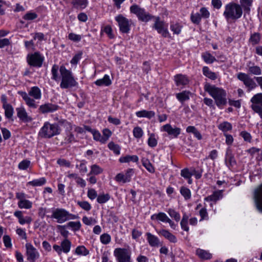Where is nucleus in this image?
Returning a JSON list of instances; mask_svg holds the SVG:
<instances>
[{"label":"nucleus","mask_w":262,"mask_h":262,"mask_svg":"<svg viewBox=\"0 0 262 262\" xmlns=\"http://www.w3.org/2000/svg\"><path fill=\"white\" fill-rule=\"evenodd\" d=\"M254 200L257 209L262 213V185L255 189Z\"/></svg>","instance_id":"17"},{"label":"nucleus","mask_w":262,"mask_h":262,"mask_svg":"<svg viewBox=\"0 0 262 262\" xmlns=\"http://www.w3.org/2000/svg\"><path fill=\"white\" fill-rule=\"evenodd\" d=\"M133 173V169L129 168L126 170L125 174H123V173H118L116 176L115 179L118 182H122L123 183L129 182L131 180Z\"/></svg>","instance_id":"15"},{"label":"nucleus","mask_w":262,"mask_h":262,"mask_svg":"<svg viewBox=\"0 0 262 262\" xmlns=\"http://www.w3.org/2000/svg\"><path fill=\"white\" fill-rule=\"evenodd\" d=\"M157 140L155 138L154 134H151L148 139V145L151 147H154L157 145Z\"/></svg>","instance_id":"60"},{"label":"nucleus","mask_w":262,"mask_h":262,"mask_svg":"<svg viewBox=\"0 0 262 262\" xmlns=\"http://www.w3.org/2000/svg\"><path fill=\"white\" fill-rule=\"evenodd\" d=\"M202 57L207 63H212L216 60L215 58L208 52L203 53Z\"/></svg>","instance_id":"44"},{"label":"nucleus","mask_w":262,"mask_h":262,"mask_svg":"<svg viewBox=\"0 0 262 262\" xmlns=\"http://www.w3.org/2000/svg\"><path fill=\"white\" fill-rule=\"evenodd\" d=\"M180 193L185 200H189L191 198L190 190L185 187L183 186L181 188Z\"/></svg>","instance_id":"49"},{"label":"nucleus","mask_w":262,"mask_h":262,"mask_svg":"<svg viewBox=\"0 0 262 262\" xmlns=\"http://www.w3.org/2000/svg\"><path fill=\"white\" fill-rule=\"evenodd\" d=\"M103 136L102 140L103 144L105 143L108 140L110 137L112 136V132L108 128H105L102 130Z\"/></svg>","instance_id":"53"},{"label":"nucleus","mask_w":262,"mask_h":262,"mask_svg":"<svg viewBox=\"0 0 262 262\" xmlns=\"http://www.w3.org/2000/svg\"><path fill=\"white\" fill-rule=\"evenodd\" d=\"M17 116L20 121L25 123L30 122L33 120L31 116H29L25 108L21 106L16 108Z\"/></svg>","instance_id":"16"},{"label":"nucleus","mask_w":262,"mask_h":262,"mask_svg":"<svg viewBox=\"0 0 262 262\" xmlns=\"http://www.w3.org/2000/svg\"><path fill=\"white\" fill-rule=\"evenodd\" d=\"M95 83L98 86H108L111 84L112 81L110 77L107 75H105L103 78L98 79L95 82Z\"/></svg>","instance_id":"31"},{"label":"nucleus","mask_w":262,"mask_h":262,"mask_svg":"<svg viewBox=\"0 0 262 262\" xmlns=\"http://www.w3.org/2000/svg\"><path fill=\"white\" fill-rule=\"evenodd\" d=\"M46 182L45 178H41L39 179H35L32 181H30L27 183V185H31L32 186H40L43 185Z\"/></svg>","instance_id":"37"},{"label":"nucleus","mask_w":262,"mask_h":262,"mask_svg":"<svg viewBox=\"0 0 262 262\" xmlns=\"http://www.w3.org/2000/svg\"><path fill=\"white\" fill-rule=\"evenodd\" d=\"M174 80L176 84L178 86L184 87L189 82V80L188 77L186 75L181 74L175 75L174 76Z\"/></svg>","instance_id":"21"},{"label":"nucleus","mask_w":262,"mask_h":262,"mask_svg":"<svg viewBox=\"0 0 262 262\" xmlns=\"http://www.w3.org/2000/svg\"><path fill=\"white\" fill-rule=\"evenodd\" d=\"M110 199V195L108 194H100L97 196V201L100 204L106 203Z\"/></svg>","instance_id":"52"},{"label":"nucleus","mask_w":262,"mask_h":262,"mask_svg":"<svg viewBox=\"0 0 262 262\" xmlns=\"http://www.w3.org/2000/svg\"><path fill=\"white\" fill-rule=\"evenodd\" d=\"M142 163L143 166L150 173L155 172V168L149 162V161L145 158L142 159Z\"/></svg>","instance_id":"36"},{"label":"nucleus","mask_w":262,"mask_h":262,"mask_svg":"<svg viewBox=\"0 0 262 262\" xmlns=\"http://www.w3.org/2000/svg\"><path fill=\"white\" fill-rule=\"evenodd\" d=\"M243 13L242 7L239 4L231 2L225 6L223 15L227 20H236L242 17Z\"/></svg>","instance_id":"3"},{"label":"nucleus","mask_w":262,"mask_h":262,"mask_svg":"<svg viewBox=\"0 0 262 262\" xmlns=\"http://www.w3.org/2000/svg\"><path fill=\"white\" fill-rule=\"evenodd\" d=\"M18 93L21 96L29 107L37 108V104L35 100H39L41 97V91L37 86L32 87L28 94L23 91H19Z\"/></svg>","instance_id":"2"},{"label":"nucleus","mask_w":262,"mask_h":262,"mask_svg":"<svg viewBox=\"0 0 262 262\" xmlns=\"http://www.w3.org/2000/svg\"><path fill=\"white\" fill-rule=\"evenodd\" d=\"M225 163L226 165L229 168H231L236 165V160L232 150L230 148H228L226 150Z\"/></svg>","instance_id":"19"},{"label":"nucleus","mask_w":262,"mask_h":262,"mask_svg":"<svg viewBox=\"0 0 262 262\" xmlns=\"http://www.w3.org/2000/svg\"><path fill=\"white\" fill-rule=\"evenodd\" d=\"M75 141H76V140L74 135L70 130L67 131L64 143L65 144H69Z\"/></svg>","instance_id":"46"},{"label":"nucleus","mask_w":262,"mask_h":262,"mask_svg":"<svg viewBox=\"0 0 262 262\" xmlns=\"http://www.w3.org/2000/svg\"><path fill=\"white\" fill-rule=\"evenodd\" d=\"M161 131L165 132L170 136L174 138L177 137L180 134L181 129L179 127L173 128L170 124H166L163 125L161 128Z\"/></svg>","instance_id":"20"},{"label":"nucleus","mask_w":262,"mask_h":262,"mask_svg":"<svg viewBox=\"0 0 262 262\" xmlns=\"http://www.w3.org/2000/svg\"><path fill=\"white\" fill-rule=\"evenodd\" d=\"M201 15L198 13H192L191 14L190 19L191 21L195 24L199 25L201 20Z\"/></svg>","instance_id":"58"},{"label":"nucleus","mask_w":262,"mask_h":262,"mask_svg":"<svg viewBox=\"0 0 262 262\" xmlns=\"http://www.w3.org/2000/svg\"><path fill=\"white\" fill-rule=\"evenodd\" d=\"M196 255L201 259H209L211 258L212 255L208 251L201 249H198L196 250Z\"/></svg>","instance_id":"32"},{"label":"nucleus","mask_w":262,"mask_h":262,"mask_svg":"<svg viewBox=\"0 0 262 262\" xmlns=\"http://www.w3.org/2000/svg\"><path fill=\"white\" fill-rule=\"evenodd\" d=\"M223 197L222 190H218L213 192V193L205 198V201L209 202H216Z\"/></svg>","instance_id":"28"},{"label":"nucleus","mask_w":262,"mask_h":262,"mask_svg":"<svg viewBox=\"0 0 262 262\" xmlns=\"http://www.w3.org/2000/svg\"><path fill=\"white\" fill-rule=\"evenodd\" d=\"M14 215L15 216L18 218V222L20 224L24 225L26 223H30L31 221V220L30 217H24L23 215V213L21 211L17 210L14 212Z\"/></svg>","instance_id":"26"},{"label":"nucleus","mask_w":262,"mask_h":262,"mask_svg":"<svg viewBox=\"0 0 262 262\" xmlns=\"http://www.w3.org/2000/svg\"><path fill=\"white\" fill-rule=\"evenodd\" d=\"M252 104L251 107L255 112L257 113L262 110V93H257L254 95L250 100Z\"/></svg>","instance_id":"14"},{"label":"nucleus","mask_w":262,"mask_h":262,"mask_svg":"<svg viewBox=\"0 0 262 262\" xmlns=\"http://www.w3.org/2000/svg\"><path fill=\"white\" fill-rule=\"evenodd\" d=\"M188 216L187 214H184L180 223L182 229L187 232L189 231V227L188 226Z\"/></svg>","instance_id":"42"},{"label":"nucleus","mask_w":262,"mask_h":262,"mask_svg":"<svg viewBox=\"0 0 262 262\" xmlns=\"http://www.w3.org/2000/svg\"><path fill=\"white\" fill-rule=\"evenodd\" d=\"M103 169L97 164H93L91 166L90 174L98 175L102 173Z\"/></svg>","instance_id":"40"},{"label":"nucleus","mask_w":262,"mask_h":262,"mask_svg":"<svg viewBox=\"0 0 262 262\" xmlns=\"http://www.w3.org/2000/svg\"><path fill=\"white\" fill-rule=\"evenodd\" d=\"M167 212L169 216L171 218H173L176 222L180 221L181 218L180 214L174 209L170 208L168 210Z\"/></svg>","instance_id":"47"},{"label":"nucleus","mask_w":262,"mask_h":262,"mask_svg":"<svg viewBox=\"0 0 262 262\" xmlns=\"http://www.w3.org/2000/svg\"><path fill=\"white\" fill-rule=\"evenodd\" d=\"M115 19L118 24L120 32L123 33L129 32L130 27V21L121 14L116 16Z\"/></svg>","instance_id":"11"},{"label":"nucleus","mask_w":262,"mask_h":262,"mask_svg":"<svg viewBox=\"0 0 262 262\" xmlns=\"http://www.w3.org/2000/svg\"><path fill=\"white\" fill-rule=\"evenodd\" d=\"M59 71L61 76V81L60 84L61 88L69 89L77 86L78 82L75 80L70 71L62 66L60 67Z\"/></svg>","instance_id":"4"},{"label":"nucleus","mask_w":262,"mask_h":262,"mask_svg":"<svg viewBox=\"0 0 262 262\" xmlns=\"http://www.w3.org/2000/svg\"><path fill=\"white\" fill-rule=\"evenodd\" d=\"M75 253L78 255L86 256L89 254V251L85 248L84 246H81L76 248Z\"/></svg>","instance_id":"51"},{"label":"nucleus","mask_w":262,"mask_h":262,"mask_svg":"<svg viewBox=\"0 0 262 262\" xmlns=\"http://www.w3.org/2000/svg\"><path fill=\"white\" fill-rule=\"evenodd\" d=\"M139 158L136 155H126L120 158L119 161L120 163H129L130 162H137Z\"/></svg>","instance_id":"30"},{"label":"nucleus","mask_w":262,"mask_h":262,"mask_svg":"<svg viewBox=\"0 0 262 262\" xmlns=\"http://www.w3.org/2000/svg\"><path fill=\"white\" fill-rule=\"evenodd\" d=\"M182 26L180 24H172L170 25V29L173 32L174 34H179L181 31Z\"/></svg>","instance_id":"57"},{"label":"nucleus","mask_w":262,"mask_h":262,"mask_svg":"<svg viewBox=\"0 0 262 262\" xmlns=\"http://www.w3.org/2000/svg\"><path fill=\"white\" fill-rule=\"evenodd\" d=\"M190 94V92L189 91H184L181 93L177 94L176 97L182 103L185 101L189 99Z\"/></svg>","instance_id":"34"},{"label":"nucleus","mask_w":262,"mask_h":262,"mask_svg":"<svg viewBox=\"0 0 262 262\" xmlns=\"http://www.w3.org/2000/svg\"><path fill=\"white\" fill-rule=\"evenodd\" d=\"M32 202L28 200L25 199L22 201H19L18 202V206L21 209H30L32 207Z\"/></svg>","instance_id":"41"},{"label":"nucleus","mask_w":262,"mask_h":262,"mask_svg":"<svg viewBox=\"0 0 262 262\" xmlns=\"http://www.w3.org/2000/svg\"><path fill=\"white\" fill-rule=\"evenodd\" d=\"M146 235L147 236V240L148 243L150 246L158 247L161 245L160 240L157 236L152 234L149 232H147L146 233Z\"/></svg>","instance_id":"23"},{"label":"nucleus","mask_w":262,"mask_h":262,"mask_svg":"<svg viewBox=\"0 0 262 262\" xmlns=\"http://www.w3.org/2000/svg\"><path fill=\"white\" fill-rule=\"evenodd\" d=\"M102 31L107 35L110 38L112 39L114 38V35L113 33V30L112 27L110 26L107 25L105 26Z\"/></svg>","instance_id":"62"},{"label":"nucleus","mask_w":262,"mask_h":262,"mask_svg":"<svg viewBox=\"0 0 262 262\" xmlns=\"http://www.w3.org/2000/svg\"><path fill=\"white\" fill-rule=\"evenodd\" d=\"M203 74L208 78L214 80L216 78V75L215 73L211 72L209 70V68L207 67H204L203 69Z\"/></svg>","instance_id":"43"},{"label":"nucleus","mask_w":262,"mask_h":262,"mask_svg":"<svg viewBox=\"0 0 262 262\" xmlns=\"http://www.w3.org/2000/svg\"><path fill=\"white\" fill-rule=\"evenodd\" d=\"M130 11L137 16L139 20L144 23H147L155 18V16L137 5H132L130 7Z\"/></svg>","instance_id":"6"},{"label":"nucleus","mask_w":262,"mask_h":262,"mask_svg":"<svg viewBox=\"0 0 262 262\" xmlns=\"http://www.w3.org/2000/svg\"><path fill=\"white\" fill-rule=\"evenodd\" d=\"M152 220H158L164 223H167L169 218L164 212H159L156 213L151 216Z\"/></svg>","instance_id":"29"},{"label":"nucleus","mask_w":262,"mask_h":262,"mask_svg":"<svg viewBox=\"0 0 262 262\" xmlns=\"http://www.w3.org/2000/svg\"><path fill=\"white\" fill-rule=\"evenodd\" d=\"M136 115L139 118L145 117L148 119H151L155 117V113L152 111H146L145 110L137 112Z\"/></svg>","instance_id":"27"},{"label":"nucleus","mask_w":262,"mask_h":262,"mask_svg":"<svg viewBox=\"0 0 262 262\" xmlns=\"http://www.w3.org/2000/svg\"><path fill=\"white\" fill-rule=\"evenodd\" d=\"M67 211L62 208H56L53 210L51 217L57 220L58 223L61 224L68 221Z\"/></svg>","instance_id":"13"},{"label":"nucleus","mask_w":262,"mask_h":262,"mask_svg":"<svg viewBox=\"0 0 262 262\" xmlns=\"http://www.w3.org/2000/svg\"><path fill=\"white\" fill-rule=\"evenodd\" d=\"M218 127L223 132H226L227 131L230 130L232 129V125L230 123L228 122H224L221 123L219 125Z\"/></svg>","instance_id":"50"},{"label":"nucleus","mask_w":262,"mask_h":262,"mask_svg":"<svg viewBox=\"0 0 262 262\" xmlns=\"http://www.w3.org/2000/svg\"><path fill=\"white\" fill-rule=\"evenodd\" d=\"M108 148L113 151L114 153L117 155H119L120 154V147L119 145L115 144L113 142H110L108 144Z\"/></svg>","instance_id":"39"},{"label":"nucleus","mask_w":262,"mask_h":262,"mask_svg":"<svg viewBox=\"0 0 262 262\" xmlns=\"http://www.w3.org/2000/svg\"><path fill=\"white\" fill-rule=\"evenodd\" d=\"M81 226V225L79 221L70 222L67 224V227L71 228L74 231L79 230L80 229Z\"/></svg>","instance_id":"48"},{"label":"nucleus","mask_w":262,"mask_h":262,"mask_svg":"<svg viewBox=\"0 0 262 262\" xmlns=\"http://www.w3.org/2000/svg\"><path fill=\"white\" fill-rule=\"evenodd\" d=\"M100 240L102 244L107 245L111 241V237L110 235L107 233H103L101 235Z\"/></svg>","instance_id":"54"},{"label":"nucleus","mask_w":262,"mask_h":262,"mask_svg":"<svg viewBox=\"0 0 262 262\" xmlns=\"http://www.w3.org/2000/svg\"><path fill=\"white\" fill-rule=\"evenodd\" d=\"M77 204L85 211H89L91 209V204L86 201H78Z\"/></svg>","instance_id":"59"},{"label":"nucleus","mask_w":262,"mask_h":262,"mask_svg":"<svg viewBox=\"0 0 262 262\" xmlns=\"http://www.w3.org/2000/svg\"><path fill=\"white\" fill-rule=\"evenodd\" d=\"M248 72L253 75H260L261 74V70L257 66H250L248 67Z\"/></svg>","instance_id":"45"},{"label":"nucleus","mask_w":262,"mask_h":262,"mask_svg":"<svg viewBox=\"0 0 262 262\" xmlns=\"http://www.w3.org/2000/svg\"><path fill=\"white\" fill-rule=\"evenodd\" d=\"M117 262H132L131 251L128 249L118 248L114 251Z\"/></svg>","instance_id":"7"},{"label":"nucleus","mask_w":262,"mask_h":262,"mask_svg":"<svg viewBox=\"0 0 262 262\" xmlns=\"http://www.w3.org/2000/svg\"><path fill=\"white\" fill-rule=\"evenodd\" d=\"M204 90L214 99L219 107H222L227 104V93L223 89L207 83L205 85Z\"/></svg>","instance_id":"1"},{"label":"nucleus","mask_w":262,"mask_h":262,"mask_svg":"<svg viewBox=\"0 0 262 262\" xmlns=\"http://www.w3.org/2000/svg\"><path fill=\"white\" fill-rule=\"evenodd\" d=\"M71 4L74 8L82 10L86 7L88 1V0H71Z\"/></svg>","instance_id":"24"},{"label":"nucleus","mask_w":262,"mask_h":262,"mask_svg":"<svg viewBox=\"0 0 262 262\" xmlns=\"http://www.w3.org/2000/svg\"><path fill=\"white\" fill-rule=\"evenodd\" d=\"M3 107L5 110V117L8 119L12 118L14 111L12 106L7 102V100H5Z\"/></svg>","instance_id":"25"},{"label":"nucleus","mask_w":262,"mask_h":262,"mask_svg":"<svg viewBox=\"0 0 262 262\" xmlns=\"http://www.w3.org/2000/svg\"><path fill=\"white\" fill-rule=\"evenodd\" d=\"M157 232L159 234L163 236L171 243H176L177 242L176 236L167 230L162 229L157 231Z\"/></svg>","instance_id":"22"},{"label":"nucleus","mask_w":262,"mask_h":262,"mask_svg":"<svg viewBox=\"0 0 262 262\" xmlns=\"http://www.w3.org/2000/svg\"><path fill=\"white\" fill-rule=\"evenodd\" d=\"M59 107V106L56 104L47 103L41 105L38 108V111L42 114H47L55 112L58 110Z\"/></svg>","instance_id":"18"},{"label":"nucleus","mask_w":262,"mask_h":262,"mask_svg":"<svg viewBox=\"0 0 262 262\" xmlns=\"http://www.w3.org/2000/svg\"><path fill=\"white\" fill-rule=\"evenodd\" d=\"M155 23L152 28L161 34L164 37H170V35L166 28L164 27V23L160 20L159 17H155L154 18Z\"/></svg>","instance_id":"10"},{"label":"nucleus","mask_w":262,"mask_h":262,"mask_svg":"<svg viewBox=\"0 0 262 262\" xmlns=\"http://www.w3.org/2000/svg\"><path fill=\"white\" fill-rule=\"evenodd\" d=\"M27 259L30 262H35L40 254L37 250L30 243H27L25 245Z\"/></svg>","instance_id":"12"},{"label":"nucleus","mask_w":262,"mask_h":262,"mask_svg":"<svg viewBox=\"0 0 262 262\" xmlns=\"http://www.w3.org/2000/svg\"><path fill=\"white\" fill-rule=\"evenodd\" d=\"M27 59L30 66L40 68L42 66L44 57L39 52H37L28 55Z\"/></svg>","instance_id":"9"},{"label":"nucleus","mask_w":262,"mask_h":262,"mask_svg":"<svg viewBox=\"0 0 262 262\" xmlns=\"http://www.w3.org/2000/svg\"><path fill=\"white\" fill-rule=\"evenodd\" d=\"M133 133L136 138L139 139L143 136V131L140 127L136 126L134 128Z\"/></svg>","instance_id":"55"},{"label":"nucleus","mask_w":262,"mask_h":262,"mask_svg":"<svg viewBox=\"0 0 262 262\" xmlns=\"http://www.w3.org/2000/svg\"><path fill=\"white\" fill-rule=\"evenodd\" d=\"M30 165V161L28 160H24L18 164V168L21 170L27 169Z\"/></svg>","instance_id":"64"},{"label":"nucleus","mask_w":262,"mask_h":262,"mask_svg":"<svg viewBox=\"0 0 262 262\" xmlns=\"http://www.w3.org/2000/svg\"><path fill=\"white\" fill-rule=\"evenodd\" d=\"M58 69H59V68H58V66L57 65L54 64L52 66V70H51V73H52V79L55 81H57L59 79L58 73Z\"/></svg>","instance_id":"56"},{"label":"nucleus","mask_w":262,"mask_h":262,"mask_svg":"<svg viewBox=\"0 0 262 262\" xmlns=\"http://www.w3.org/2000/svg\"><path fill=\"white\" fill-rule=\"evenodd\" d=\"M82 222L86 225H94L97 222L95 219H93L92 217H88L86 216L82 217Z\"/></svg>","instance_id":"63"},{"label":"nucleus","mask_w":262,"mask_h":262,"mask_svg":"<svg viewBox=\"0 0 262 262\" xmlns=\"http://www.w3.org/2000/svg\"><path fill=\"white\" fill-rule=\"evenodd\" d=\"M260 38L261 36L259 33H254L251 35L249 41L252 45H255L259 43Z\"/></svg>","instance_id":"35"},{"label":"nucleus","mask_w":262,"mask_h":262,"mask_svg":"<svg viewBox=\"0 0 262 262\" xmlns=\"http://www.w3.org/2000/svg\"><path fill=\"white\" fill-rule=\"evenodd\" d=\"M60 129L58 124H51L48 122L44 123L41 128L39 135L40 137L45 138H51L52 137L60 134Z\"/></svg>","instance_id":"5"},{"label":"nucleus","mask_w":262,"mask_h":262,"mask_svg":"<svg viewBox=\"0 0 262 262\" xmlns=\"http://www.w3.org/2000/svg\"><path fill=\"white\" fill-rule=\"evenodd\" d=\"M82 55V52L79 51L77 54H76L73 58L71 60V63L72 64H77L81 58Z\"/></svg>","instance_id":"61"},{"label":"nucleus","mask_w":262,"mask_h":262,"mask_svg":"<svg viewBox=\"0 0 262 262\" xmlns=\"http://www.w3.org/2000/svg\"><path fill=\"white\" fill-rule=\"evenodd\" d=\"M61 246L62 251L66 253H68L70 251L71 243L67 238H65L61 242Z\"/></svg>","instance_id":"38"},{"label":"nucleus","mask_w":262,"mask_h":262,"mask_svg":"<svg viewBox=\"0 0 262 262\" xmlns=\"http://www.w3.org/2000/svg\"><path fill=\"white\" fill-rule=\"evenodd\" d=\"M252 2V0H240V5L245 13H249Z\"/></svg>","instance_id":"33"},{"label":"nucleus","mask_w":262,"mask_h":262,"mask_svg":"<svg viewBox=\"0 0 262 262\" xmlns=\"http://www.w3.org/2000/svg\"><path fill=\"white\" fill-rule=\"evenodd\" d=\"M237 78L243 82L249 92L254 89L257 86V84L254 79L248 74L239 72L237 74Z\"/></svg>","instance_id":"8"}]
</instances>
